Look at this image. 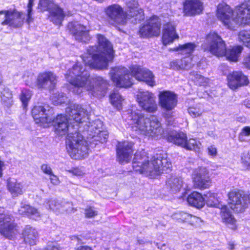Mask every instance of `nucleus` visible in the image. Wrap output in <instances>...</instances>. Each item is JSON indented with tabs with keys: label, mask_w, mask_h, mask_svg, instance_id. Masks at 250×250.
<instances>
[{
	"label": "nucleus",
	"mask_w": 250,
	"mask_h": 250,
	"mask_svg": "<svg viewBox=\"0 0 250 250\" xmlns=\"http://www.w3.org/2000/svg\"><path fill=\"white\" fill-rule=\"evenodd\" d=\"M235 21L237 26L250 24V0L245 1L237 8Z\"/></svg>",
	"instance_id": "23"
},
{
	"label": "nucleus",
	"mask_w": 250,
	"mask_h": 250,
	"mask_svg": "<svg viewBox=\"0 0 250 250\" xmlns=\"http://www.w3.org/2000/svg\"><path fill=\"white\" fill-rule=\"evenodd\" d=\"M48 19L56 25H60L64 17V12L62 8L55 5L49 11Z\"/></svg>",
	"instance_id": "28"
},
{
	"label": "nucleus",
	"mask_w": 250,
	"mask_h": 250,
	"mask_svg": "<svg viewBox=\"0 0 250 250\" xmlns=\"http://www.w3.org/2000/svg\"><path fill=\"white\" fill-rule=\"evenodd\" d=\"M220 214L223 221L227 224L229 228L232 229H236V220L226 206H224L221 208Z\"/></svg>",
	"instance_id": "29"
},
{
	"label": "nucleus",
	"mask_w": 250,
	"mask_h": 250,
	"mask_svg": "<svg viewBox=\"0 0 250 250\" xmlns=\"http://www.w3.org/2000/svg\"><path fill=\"white\" fill-rule=\"evenodd\" d=\"M208 153L210 156L215 157L217 153V149L214 146H210L208 148Z\"/></svg>",
	"instance_id": "55"
},
{
	"label": "nucleus",
	"mask_w": 250,
	"mask_h": 250,
	"mask_svg": "<svg viewBox=\"0 0 250 250\" xmlns=\"http://www.w3.org/2000/svg\"><path fill=\"white\" fill-rule=\"evenodd\" d=\"M65 97L64 94L62 93H54L51 96V99L54 104H59L64 102L63 98Z\"/></svg>",
	"instance_id": "48"
},
{
	"label": "nucleus",
	"mask_w": 250,
	"mask_h": 250,
	"mask_svg": "<svg viewBox=\"0 0 250 250\" xmlns=\"http://www.w3.org/2000/svg\"><path fill=\"white\" fill-rule=\"evenodd\" d=\"M103 123L99 120L86 123L83 126V133L86 136L87 141L83 139L78 130L81 127L76 124V127L67 134L66 140V148L70 156L75 159H81L88 153V143L91 147L105 143L108 138L106 131L102 130Z\"/></svg>",
	"instance_id": "1"
},
{
	"label": "nucleus",
	"mask_w": 250,
	"mask_h": 250,
	"mask_svg": "<svg viewBox=\"0 0 250 250\" xmlns=\"http://www.w3.org/2000/svg\"><path fill=\"white\" fill-rule=\"evenodd\" d=\"M201 146V144L199 141L194 139H190L188 140H187L184 148L188 150L199 151Z\"/></svg>",
	"instance_id": "39"
},
{
	"label": "nucleus",
	"mask_w": 250,
	"mask_h": 250,
	"mask_svg": "<svg viewBox=\"0 0 250 250\" xmlns=\"http://www.w3.org/2000/svg\"><path fill=\"white\" fill-rule=\"evenodd\" d=\"M34 0H28V3L27 5V14L26 15V22L29 25L33 21V18H32V6L33 5Z\"/></svg>",
	"instance_id": "47"
},
{
	"label": "nucleus",
	"mask_w": 250,
	"mask_h": 250,
	"mask_svg": "<svg viewBox=\"0 0 250 250\" xmlns=\"http://www.w3.org/2000/svg\"><path fill=\"white\" fill-rule=\"evenodd\" d=\"M242 134H244L245 136L250 135V127L245 126L243 127L241 130Z\"/></svg>",
	"instance_id": "62"
},
{
	"label": "nucleus",
	"mask_w": 250,
	"mask_h": 250,
	"mask_svg": "<svg viewBox=\"0 0 250 250\" xmlns=\"http://www.w3.org/2000/svg\"><path fill=\"white\" fill-rule=\"evenodd\" d=\"M23 236L25 243L29 244L30 245H34L38 234L35 229L30 226H26L24 229Z\"/></svg>",
	"instance_id": "31"
},
{
	"label": "nucleus",
	"mask_w": 250,
	"mask_h": 250,
	"mask_svg": "<svg viewBox=\"0 0 250 250\" xmlns=\"http://www.w3.org/2000/svg\"><path fill=\"white\" fill-rule=\"evenodd\" d=\"M190 75L191 77V79L194 82L196 83L197 82V80L199 79L200 78L198 76H201L202 75L198 74L196 72H192L190 73Z\"/></svg>",
	"instance_id": "60"
},
{
	"label": "nucleus",
	"mask_w": 250,
	"mask_h": 250,
	"mask_svg": "<svg viewBox=\"0 0 250 250\" xmlns=\"http://www.w3.org/2000/svg\"><path fill=\"white\" fill-rule=\"evenodd\" d=\"M167 186L173 193L179 192L183 185V181L181 177L171 175L167 180Z\"/></svg>",
	"instance_id": "33"
},
{
	"label": "nucleus",
	"mask_w": 250,
	"mask_h": 250,
	"mask_svg": "<svg viewBox=\"0 0 250 250\" xmlns=\"http://www.w3.org/2000/svg\"><path fill=\"white\" fill-rule=\"evenodd\" d=\"M139 106L149 113L155 112L158 108L154 95L148 91L140 90L136 95Z\"/></svg>",
	"instance_id": "13"
},
{
	"label": "nucleus",
	"mask_w": 250,
	"mask_h": 250,
	"mask_svg": "<svg viewBox=\"0 0 250 250\" xmlns=\"http://www.w3.org/2000/svg\"><path fill=\"white\" fill-rule=\"evenodd\" d=\"M67 81L77 88L74 90L77 94L82 91L84 87L93 96H103L107 88L106 81L100 76L91 77L89 72L80 63H77L69 69L65 74Z\"/></svg>",
	"instance_id": "2"
},
{
	"label": "nucleus",
	"mask_w": 250,
	"mask_h": 250,
	"mask_svg": "<svg viewBox=\"0 0 250 250\" xmlns=\"http://www.w3.org/2000/svg\"><path fill=\"white\" fill-rule=\"evenodd\" d=\"M104 13L109 23L114 26L125 25L127 23L128 20L126 17L125 10L118 4L108 6L104 9Z\"/></svg>",
	"instance_id": "10"
},
{
	"label": "nucleus",
	"mask_w": 250,
	"mask_h": 250,
	"mask_svg": "<svg viewBox=\"0 0 250 250\" xmlns=\"http://www.w3.org/2000/svg\"><path fill=\"white\" fill-rule=\"evenodd\" d=\"M242 50L243 47L241 46L230 47L228 50L226 49V52L224 56L230 61L237 62Z\"/></svg>",
	"instance_id": "34"
},
{
	"label": "nucleus",
	"mask_w": 250,
	"mask_h": 250,
	"mask_svg": "<svg viewBox=\"0 0 250 250\" xmlns=\"http://www.w3.org/2000/svg\"><path fill=\"white\" fill-rule=\"evenodd\" d=\"M66 113L69 116L68 119L62 114L58 115L55 119L53 118L52 122L55 133L58 135H65L75 129L76 125H70L72 120L79 124L89 120L87 110L79 104H71L66 108Z\"/></svg>",
	"instance_id": "6"
},
{
	"label": "nucleus",
	"mask_w": 250,
	"mask_h": 250,
	"mask_svg": "<svg viewBox=\"0 0 250 250\" xmlns=\"http://www.w3.org/2000/svg\"><path fill=\"white\" fill-rule=\"evenodd\" d=\"M7 186L13 197H17L23 193L22 185L16 179L9 178L7 180Z\"/></svg>",
	"instance_id": "30"
},
{
	"label": "nucleus",
	"mask_w": 250,
	"mask_h": 250,
	"mask_svg": "<svg viewBox=\"0 0 250 250\" xmlns=\"http://www.w3.org/2000/svg\"><path fill=\"white\" fill-rule=\"evenodd\" d=\"M188 203L197 208H201L205 204V199L200 193L194 191L187 198Z\"/></svg>",
	"instance_id": "32"
},
{
	"label": "nucleus",
	"mask_w": 250,
	"mask_h": 250,
	"mask_svg": "<svg viewBox=\"0 0 250 250\" xmlns=\"http://www.w3.org/2000/svg\"><path fill=\"white\" fill-rule=\"evenodd\" d=\"M146 152L143 150L134 154L132 167L134 170L146 174L151 178L171 170V163L163 154H156L150 162L147 160Z\"/></svg>",
	"instance_id": "5"
},
{
	"label": "nucleus",
	"mask_w": 250,
	"mask_h": 250,
	"mask_svg": "<svg viewBox=\"0 0 250 250\" xmlns=\"http://www.w3.org/2000/svg\"><path fill=\"white\" fill-rule=\"evenodd\" d=\"M176 33L175 25L173 22H169L164 25L162 40L164 44L167 45L178 38Z\"/></svg>",
	"instance_id": "26"
},
{
	"label": "nucleus",
	"mask_w": 250,
	"mask_h": 250,
	"mask_svg": "<svg viewBox=\"0 0 250 250\" xmlns=\"http://www.w3.org/2000/svg\"><path fill=\"white\" fill-rule=\"evenodd\" d=\"M58 203L59 201L55 199H47L44 201L43 205L46 208L51 209L57 212V209L55 208H56L55 206H57Z\"/></svg>",
	"instance_id": "45"
},
{
	"label": "nucleus",
	"mask_w": 250,
	"mask_h": 250,
	"mask_svg": "<svg viewBox=\"0 0 250 250\" xmlns=\"http://www.w3.org/2000/svg\"><path fill=\"white\" fill-rule=\"evenodd\" d=\"M125 13L127 20L133 19L132 22L135 24L144 20L143 10L142 9L138 8V3L137 1L131 0L127 1Z\"/></svg>",
	"instance_id": "20"
},
{
	"label": "nucleus",
	"mask_w": 250,
	"mask_h": 250,
	"mask_svg": "<svg viewBox=\"0 0 250 250\" xmlns=\"http://www.w3.org/2000/svg\"><path fill=\"white\" fill-rule=\"evenodd\" d=\"M165 112L164 113V117L167 119L168 120L169 119H171L173 116V114L174 113L172 110H165Z\"/></svg>",
	"instance_id": "61"
},
{
	"label": "nucleus",
	"mask_w": 250,
	"mask_h": 250,
	"mask_svg": "<svg viewBox=\"0 0 250 250\" xmlns=\"http://www.w3.org/2000/svg\"><path fill=\"white\" fill-rule=\"evenodd\" d=\"M159 104L165 110H172L177 106V95L170 91H163L159 94Z\"/></svg>",
	"instance_id": "21"
},
{
	"label": "nucleus",
	"mask_w": 250,
	"mask_h": 250,
	"mask_svg": "<svg viewBox=\"0 0 250 250\" xmlns=\"http://www.w3.org/2000/svg\"><path fill=\"white\" fill-rule=\"evenodd\" d=\"M0 99L3 104L7 107L13 104V96L11 91L7 87H4L0 91Z\"/></svg>",
	"instance_id": "36"
},
{
	"label": "nucleus",
	"mask_w": 250,
	"mask_h": 250,
	"mask_svg": "<svg viewBox=\"0 0 250 250\" xmlns=\"http://www.w3.org/2000/svg\"><path fill=\"white\" fill-rule=\"evenodd\" d=\"M85 216L87 218H92L97 215V211L93 208L89 207L84 210Z\"/></svg>",
	"instance_id": "52"
},
{
	"label": "nucleus",
	"mask_w": 250,
	"mask_h": 250,
	"mask_svg": "<svg viewBox=\"0 0 250 250\" xmlns=\"http://www.w3.org/2000/svg\"><path fill=\"white\" fill-rule=\"evenodd\" d=\"M67 171L77 176H81L84 174V171L82 168L73 167L67 170Z\"/></svg>",
	"instance_id": "51"
},
{
	"label": "nucleus",
	"mask_w": 250,
	"mask_h": 250,
	"mask_svg": "<svg viewBox=\"0 0 250 250\" xmlns=\"http://www.w3.org/2000/svg\"><path fill=\"white\" fill-rule=\"evenodd\" d=\"M160 27L161 23L159 18L153 16L147 21L146 24L140 28L139 33L143 37L157 36L160 33Z\"/></svg>",
	"instance_id": "18"
},
{
	"label": "nucleus",
	"mask_w": 250,
	"mask_h": 250,
	"mask_svg": "<svg viewBox=\"0 0 250 250\" xmlns=\"http://www.w3.org/2000/svg\"><path fill=\"white\" fill-rule=\"evenodd\" d=\"M26 216L38 218L40 217V213L37 208L29 206V209L27 210Z\"/></svg>",
	"instance_id": "50"
},
{
	"label": "nucleus",
	"mask_w": 250,
	"mask_h": 250,
	"mask_svg": "<svg viewBox=\"0 0 250 250\" xmlns=\"http://www.w3.org/2000/svg\"><path fill=\"white\" fill-rule=\"evenodd\" d=\"M28 209H29V205L24 204L19 209V213L21 215L26 216Z\"/></svg>",
	"instance_id": "56"
},
{
	"label": "nucleus",
	"mask_w": 250,
	"mask_h": 250,
	"mask_svg": "<svg viewBox=\"0 0 250 250\" xmlns=\"http://www.w3.org/2000/svg\"><path fill=\"white\" fill-rule=\"evenodd\" d=\"M42 171L47 175H50L52 174L53 172L51 167L46 164H43L41 167Z\"/></svg>",
	"instance_id": "54"
},
{
	"label": "nucleus",
	"mask_w": 250,
	"mask_h": 250,
	"mask_svg": "<svg viewBox=\"0 0 250 250\" xmlns=\"http://www.w3.org/2000/svg\"><path fill=\"white\" fill-rule=\"evenodd\" d=\"M228 196L230 208L235 212L243 211L248 207V200L250 204V194L247 196L243 191L237 189L230 190Z\"/></svg>",
	"instance_id": "9"
},
{
	"label": "nucleus",
	"mask_w": 250,
	"mask_h": 250,
	"mask_svg": "<svg viewBox=\"0 0 250 250\" xmlns=\"http://www.w3.org/2000/svg\"><path fill=\"white\" fill-rule=\"evenodd\" d=\"M109 74L113 82L120 87L131 86L133 84L132 76L151 86L155 84L152 72L148 69L138 65L132 66L130 70L123 66L112 68Z\"/></svg>",
	"instance_id": "4"
},
{
	"label": "nucleus",
	"mask_w": 250,
	"mask_h": 250,
	"mask_svg": "<svg viewBox=\"0 0 250 250\" xmlns=\"http://www.w3.org/2000/svg\"><path fill=\"white\" fill-rule=\"evenodd\" d=\"M188 217H189V214L184 212H176L172 215L173 219L179 222H187Z\"/></svg>",
	"instance_id": "46"
},
{
	"label": "nucleus",
	"mask_w": 250,
	"mask_h": 250,
	"mask_svg": "<svg viewBox=\"0 0 250 250\" xmlns=\"http://www.w3.org/2000/svg\"><path fill=\"white\" fill-rule=\"evenodd\" d=\"M192 58L190 56H187L181 60H176L170 62V68L174 70L186 69L191 68L194 65Z\"/></svg>",
	"instance_id": "27"
},
{
	"label": "nucleus",
	"mask_w": 250,
	"mask_h": 250,
	"mask_svg": "<svg viewBox=\"0 0 250 250\" xmlns=\"http://www.w3.org/2000/svg\"><path fill=\"white\" fill-rule=\"evenodd\" d=\"M239 41L247 47H250V30H243L238 34Z\"/></svg>",
	"instance_id": "41"
},
{
	"label": "nucleus",
	"mask_w": 250,
	"mask_h": 250,
	"mask_svg": "<svg viewBox=\"0 0 250 250\" xmlns=\"http://www.w3.org/2000/svg\"><path fill=\"white\" fill-rule=\"evenodd\" d=\"M128 118L134 129L143 135L153 137L161 135L163 133L161 124L154 116L147 118L140 111H131L128 113Z\"/></svg>",
	"instance_id": "7"
},
{
	"label": "nucleus",
	"mask_w": 250,
	"mask_h": 250,
	"mask_svg": "<svg viewBox=\"0 0 250 250\" xmlns=\"http://www.w3.org/2000/svg\"><path fill=\"white\" fill-rule=\"evenodd\" d=\"M68 29L75 39L81 42H86L89 41L91 37L89 34V29L78 22H70L67 25Z\"/></svg>",
	"instance_id": "19"
},
{
	"label": "nucleus",
	"mask_w": 250,
	"mask_h": 250,
	"mask_svg": "<svg viewBox=\"0 0 250 250\" xmlns=\"http://www.w3.org/2000/svg\"><path fill=\"white\" fill-rule=\"evenodd\" d=\"M215 193H209L208 196L205 195L206 197H208V200H207V202L211 201L214 203L215 199Z\"/></svg>",
	"instance_id": "63"
},
{
	"label": "nucleus",
	"mask_w": 250,
	"mask_h": 250,
	"mask_svg": "<svg viewBox=\"0 0 250 250\" xmlns=\"http://www.w3.org/2000/svg\"><path fill=\"white\" fill-rule=\"evenodd\" d=\"M168 139L175 145L184 147L187 140V137L186 134L183 132H172Z\"/></svg>",
	"instance_id": "35"
},
{
	"label": "nucleus",
	"mask_w": 250,
	"mask_h": 250,
	"mask_svg": "<svg viewBox=\"0 0 250 250\" xmlns=\"http://www.w3.org/2000/svg\"><path fill=\"white\" fill-rule=\"evenodd\" d=\"M50 180L51 183L54 185H58L60 182L58 177L53 173L50 175Z\"/></svg>",
	"instance_id": "57"
},
{
	"label": "nucleus",
	"mask_w": 250,
	"mask_h": 250,
	"mask_svg": "<svg viewBox=\"0 0 250 250\" xmlns=\"http://www.w3.org/2000/svg\"><path fill=\"white\" fill-rule=\"evenodd\" d=\"M216 15L217 18L228 28L233 29L236 26V24H233L236 20L235 15L229 5L226 3H222L218 5Z\"/></svg>",
	"instance_id": "15"
},
{
	"label": "nucleus",
	"mask_w": 250,
	"mask_h": 250,
	"mask_svg": "<svg viewBox=\"0 0 250 250\" xmlns=\"http://www.w3.org/2000/svg\"><path fill=\"white\" fill-rule=\"evenodd\" d=\"M193 186L195 188L204 189L208 188L211 184L209 172L207 168L199 167L192 174Z\"/></svg>",
	"instance_id": "14"
},
{
	"label": "nucleus",
	"mask_w": 250,
	"mask_h": 250,
	"mask_svg": "<svg viewBox=\"0 0 250 250\" xmlns=\"http://www.w3.org/2000/svg\"><path fill=\"white\" fill-rule=\"evenodd\" d=\"M15 228L12 216L3 213L0 210V233L10 239L15 234Z\"/></svg>",
	"instance_id": "22"
},
{
	"label": "nucleus",
	"mask_w": 250,
	"mask_h": 250,
	"mask_svg": "<svg viewBox=\"0 0 250 250\" xmlns=\"http://www.w3.org/2000/svg\"><path fill=\"white\" fill-rule=\"evenodd\" d=\"M57 82L55 74L51 71H46L39 74L36 85L39 89L51 91L55 88Z\"/></svg>",
	"instance_id": "17"
},
{
	"label": "nucleus",
	"mask_w": 250,
	"mask_h": 250,
	"mask_svg": "<svg viewBox=\"0 0 250 250\" xmlns=\"http://www.w3.org/2000/svg\"><path fill=\"white\" fill-rule=\"evenodd\" d=\"M0 15H4V20L1 23L2 25H8L13 28H20L24 23L25 14L16 9L0 11Z\"/></svg>",
	"instance_id": "12"
},
{
	"label": "nucleus",
	"mask_w": 250,
	"mask_h": 250,
	"mask_svg": "<svg viewBox=\"0 0 250 250\" xmlns=\"http://www.w3.org/2000/svg\"><path fill=\"white\" fill-rule=\"evenodd\" d=\"M55 208L57 209V212L63 213L64 212H70L73 210V208L71 202L65 201H60Z\"/></svg>",
	"instance_id": "38"
},
{
	"label": "nucleus",
	"mask_w": 250,
	"mask_h": 250,
	"mask_svg": "<svg viewBox=\"0 0 250 250\" xmlns=\"http://www.w3.org/2000/svg\"><path fill=\"white\" fill-rule=\"evenodd\" d=\"M205 51L210 52L217 57L224 56L226 45L222 38L215 32H210L207 36L206 42L202 45Z\"/></svg>",
	"instance_id": "8"
},
{
	"label": "nucleus",
	"mask_w": 250,
	"mask_h": 250,
	"mask_svg": "<svg viewBox=\"0 0 250 250\" xmlns=\"http://www.w3.org/2000/svg\"><path fill=\"white\" fill-rule=\"evenodd\" d=\"M60 247L58 244L54 242H48L44 250H60Z\"/></svg>",
	"instance_id": "53"
},
{
	"label": "nucleus",
	"mask_w": 250,
	"mask_h": 250,
	"mask_svg": "<svg viewBox=\"0 0 250 250\" xmlns=\"http://www.w3.org/2000/svg\"><path fill=\"white\" fill-rule=\"evenodd\" d=\"M76 250H92L91 248L87 246H83L78 247Z\"/></svg>",
	"instance_id": "64"
},
{
	"label": "nucleus",
	"mask_w": 250,
	"mask_h": 250,
	"mask_svg": "<svg viewBox=\"0 0 250 250\" xmlns=\"http://www.w3.org/2000/svg\"><path fill=\"white\" fill-rule=\"evenodd\" d=\"M53 109L47 104L35 105L32 110V115L37 124L44 125L53 121Z\"/></svg>",
	"instance_id": "11"
},
{
	"label": "nucleus",
	"mask_w": 250,
	"mask_h": 250,
	"mask_svg": "<svg viewBox=\"0 0 250 250\" xmlns=\"http://www.w3.org/2000/svg\"><path fill=\"white\" fill-rule=\"evenodd\" d=\"M55 5L51 0H40L38 8L42 11H49Z\"/></svg>",
	"instance_id": "43"
},
{
	"label": "nucleus",
	"mask_w": 250,
	"mask_h": 250,
	"mask_svg": "<svg viewBox=\"0 0 250 250\" xmlns=\"http://www.w3.org/2000/svg\"><path fill=\"white\" fill-rule=\"evenodd\" d=\"M203 9V2L200 0H187L184 4L183 12L188 16L199 14Z\"/></svg>",
	"instance_id": "25"
},
{
	"label": "nucleus",
	"mask_w": 250,
	"mask_h": 250,
	"mask_svg": "<svg viewBox=\"0 0 250 250\" xmlns=\"http://www.w3.org/2000/svg\"><path fill=\"white\" fill-rule=\"evenodd\" d=\"M196 45L194 43L188 42L180 45L177 50L181 51L182 54H191L195 50Z\"/></svg>",
	"instance_id": "42"
},
{
	"label": "nucleus",
	"mask_w": 250,
	"mask_h": 250,
	"mask_svg": "<svg viewBox=\"0 0 250 250\" xmlns=\"http://www.w3.org/2000/svg\"><path fill=\"white\" fill-rule=\"evenodd\" d=\"M228 85L232 89L247 85L249 81L247 77L241 71H234L228 76Z\"/></svg>",
	"instance_id": "24"
},
{
	"label": "nucleus",
	"mask_w": 250,
	"mask_h": 250,
	"mask_svg": "<svg viewBox=\"0 0 250 250\" xmlns=\"http://www.w3.org/2000/svg\"><path fill=\"white\" fill-rule=\"evenodd\" d=\"M134 143L129 141L119 142L116 148L117 161L120 164L127 163L131 159Z\"/></svg>",
	"instance_id": "16"
},
{
	"label": "nucleus",
	"mask_w": 250,
	"mask_h": 250,
	"mask_svg": "<svg viewBox=\"0 0 250 250\" xmlns=\"http://www.w3.org/2000/svg\"><path fill=\"white\" fill-rule=\"evenodd\" d=\"M109 98L111 104L118 109H120L122 107V103L124 99L118 91L116 89L113 90L111 92Z\"/></svg>",
	"instance_id": "37"
},
{
	"label": "nucleus",
	"mask_w": 250,
	"mask_h": 250,
	"mask_svg": "<svg viewBox=\"0 0 250 250\" xmlns=\"http://www.w3.org/2000/svg\"><path fill=\"white\" fill-rule=\"evenodd\" d=\"M188 113L193 118L200 116L202 115V111L201 108L195 107H190L188 109Z\"/></svg>",
	"instance_id": "49"
},
{
	"label": "nucleus",
	"mask_w": 250,
	"mask_h": 250,
	"mask_svg": "<svg viewBox=\"0 0 250 250\" xmlns=\"http://www.w3.org/2000/svg\"><path fill=\"white\" fill-rule=\"evenodd\" d=\"M187 222L189 223L191 225L195 227L201 226L203 224V221L200 218L195 216H193L189 214Z\"/></svg>",
	"instance_id": "44"
},
{
	"label": "nucleus",
	"mask_w": 250,
	"mask_h": 250,
	"mask_svg": "<svg viewBox=\"0 0 250 250\" xmlns=\"http://www.w3.org/2000/svg\"><path fill=\"white\" fill-rule=\"evenodd\" d=\"M200 78L198 80H197V82L196 83V84L199 85H204L207 83L208 82V79L203 77V76H199Z\"/></svg>",
	"instance_id": "58"
},
{
	"label": "nucleus",
	"mask_w": 250,
	"mask_h": 250,
	"mask_svg": "<svg viewBox=\"0 0 250 250\" xmlns=\"http://www.w3.org/2000/svg\"><path fill=\"white\" fill-rule=\"evenodd\" d=\"M98 46H89L81 56L85 65L93 69H107L109 62L113 59V47L103 35H97Z\"/></svg>",
	"instance_id": "3"
},
{
	"label": "nucleus",
	"mask_w": 250,
	"mask_h": 250,
	"mask_svg": "<svg viewBox=\"0 0 250 250\" xmlns=\"http://www.w3.org/2000/svg\"><path fill=\"white\" fill-rule=\"evenodd\" d=\"M32 96V93L29 89H25L21 91L20 99L22 102L23 108L26 107Z\"/></svg>",
	"instance_id": "40"
},
{
	"label": "nucleus",
	"mask_w": 250,
	"mask_h": 250,
	"mask_svg": "<svg viewBox=\"0 0 250 250\" xmlns=\"http://www.w3.org/2000/svg\"><path fill=\"white\" fill-rule=\"evenodd\" d=\"M243 64L246 68L250 69V54L244 59Z\"/></svg>",
	"instance_id": "59"
}]
</instances>
